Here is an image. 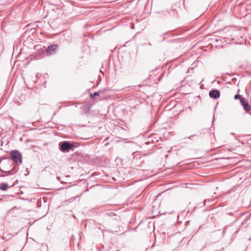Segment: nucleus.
<instances>
[{"instance_id": "f257e3e1", "label": "nucleus", "mask_w": 251, "mask_h": 251, "mask_svg": "<svg viewBox=\"0 0 251 251\" xmlns=\"http://www.w3.org/2000/svg\"><path fill=\"white\" fill-rule=\"evenodd\" d=\"M10 156L12 159L17 164L22 162V154L17 151H13L10 152Z\"/></svg>"}, {"instance_id": "f03ea898", "label": "nucleus", "mask_w": 251, "mask_h": 251, "mask_svg": "<svg viewBox=\"0 0 251 251\" xmlns=\"http://www.w3.org/2000/svg\"><path fill=\"white\" fill-rule=\"evenodd\" d=\"M72 144L69 143L67 142H63L61 146V150L62 151H68L73 147Z\"/></svg>"}, {"instance_id": "7ed1b4c3", "label": "nucleus", "mask_w": 251, "mask_h": 251, "mask_svg": "<svg viewBox=\"0 0 251 251\" xmlns=\"http://www.w3.org/2000/svg\"><path fill=\"white\" fill-rule=\"evenodd\" d=\"M57 45H52L48 47L47 50V54L48 55H50L55 53L56 50L57 48Z\"/></svg>"}, {"instance_id": "20e7f679", "label": "nucleus", "mask_w": 251, "mask_h": 251, "mask_svg": "<svg viewBox=\"0 0 251 251\" xmlns=\"http://www.w3.org/2000/svg\"><path fill=\"white\" fill-rule=\"evenodd\" d=\"M240 102L245 110L248 112L251 110L250 106L249 105L248 101L244 98H241Z\"/></svg>"}, {"instance_id": "39448f33", "label": "nucleus", "mask_w": 251, "mask_h": 251, "mask_svg": "<svg viewBox=\"0 0 251 251\" xmlns=\"http://www.w3.org/2000/svg\"><path fill=\"white\" fill-rule=\"evenodd\" d=\"M210 97L214 99H217L220 97L219 91L217 90H213L209 92Z\"/></svg>"}, {"instance_id": "423d86ee", "label": "nucleus", "mask_w": 251, "mask_h": 251, "mask_svg": "<svg viewBox=\"0 0 251 251\" xmlns=\"http://www.w3.org/2000/svg\"><path fill=\"white\" fill-rule=\"evenodd\" d=\"M8 188V185L7 183H1L0 185V189L2 190H6Z\"/></svg>"}, {"instance_id": "0eeeda50", "label": "nucleus", "mask_w": 251, "mask_h": 251, "mask_svg": "<svg viewBox=\"0 0 251 251\" xmlns=\"http://www.w3.org/2000/svg\"><path fill=\"white\" fill-rule=\"evenodd\" d=\"M99 93L98 92H95L94 94H91L90 97L91 98H94L95 96H99Z\"/></svg>"}, {"instance_id": "6e6552de", "label": "nucleus", "mask_w": 251, "mask_h": 251, "mask_svg": "<svg viewBox=\"0 0 251 251\" xmlns=\"http://www.w3.org/2000/svg\"><path fill=\"white\" fill-rule=\"evenodd\" d=\"M241 98H243L242 97H241V96L239 95H236L235 96H234V99H240L241 100Z\"/></svg>"}]
</instances>
